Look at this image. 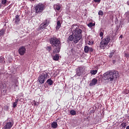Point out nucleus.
<instances>
[{
  "mask_svg": "<svg viewBox=\"0 0 129 129\" xmlns=\"http://www.w3.org/2000/svg\"><path fill=\"white\" fill-rule=\"evenodd\" d=\"M71 29H72V34L69 35V40L70 41H74L75 44L78 43L83 37V28L78 26L75 24L72 25Z\"/></svg>",
  "mask_w": 129,
  "mask_h": 129,
  "instance_id": "f257e3e1",
  "label": "nucleus"
},
{
  "mask_svg": "<svg viewBox=\"0 0 129 129\" xmlns=\"http://www.w3.org/2000/svg\"><path fill=\"white\" fill-rule=\"evenodd\" d=\"M49 42L52 47L56 48L54 49L53 53H58L60 52L61 45L60 39L57 38L56 36H53L49 39Z\"/></svg>",
  "mask_w": 129,
  "mask_h": 129,
  "instance_id": "f03ea898",
  "label": "nucleus"
},
{
  "mask_svg": "<svg viewBox=\"0 0 129 129\" xmlns=\"http://www.w3.org/2000/svg\"><path fill=\"white\" fill-rule=\"evenodd\" d=\"M119 75L118 71H114L111 72H107L104 74L103 78L105 81L109 80L110 81H114V79L118 78Z\"/></svg>",
  "mask_w": 129,
  "mask_h": 129,
  "instance_id": "7ed1b4c3",
  "label": "nucleus"
},
{
  "mask_svg": "<svg viewBox=\"0 0 129 129\" xmlns=\"http://www.w3.org/2000/svg\"><path fill=\"white\" fill-rule=\"evenodd\" d=\"M49 77L48 73L43 72L41 75H39L38 78V81L39 83L43 84L47 79Z\"/></svg>",
  "mask_w": 129,
  "mask_h": 129,
  "instance_id": "20e7f679",
  "label": "nucleus"
},
{
  "mask_svg": "<svg viewBox=\"0 0 129 129\" xmlns=\"http://www.w3.org/2000/svg\"><path fill=\"white\" fill-rule=\"evenodd\" d=\"M110 41V36H107L105 38L103 39V40H102L100 44V48L104 49L105 47H106V46H107Z\"/></svg>",
  "mask_w": 129,
  "mask_h": 129,
  "instance_id": "39448f33",
  "label": "nucleus"
},
{
  "mask_svg": "<svg viewBox=\"0 0 129 129\" xmlns=\"http://www.w3.org/2000/svg\"><path fill=\"white\" fill-rule=\"evenodd\" d=\"M45 4H38L36 5L34 10L35 11L36 14H41V13H42L43 10H45Z\"/></svg>",
  "mask_w": 129,
  "mask_h": 129,
  "instance_id": "423d86ee",
  "label": "nucleus"
},
{
  "mask_svg": "<svg viewBox=\"0 0 129 129\" xmlns=\"http://www.w3.org/2000/svg\"><path fill=\"white\" fill-rule=\"evenodd\" d=\"M18 52L19 54H20L21 56H23V55H24L26 52V48L25 46H21L18 49Z\"/></svg>",
  "mask_w": 129,
  "mask_h": 129,
  "instance_id": "0eeeda50",
  "label": "nucleus"
},
{
  "mask_svg": "<svg viewBox=\"0 0 129 129\" xmlns=\"http://www.w3.org/2000/svg\"><path fill=\"white\" fill-rule=\"evenodd\" d=\"M93 48L89 47L88 46H85L84 47V51L86 53H89V52H93Z\"/></svg>",
  "mask_w": 129,
  "mask_h": 129,
  "instance_id": "6e6552de",
  "label": "nucleus"
},
{
  "mask_svg": "<svg viewBox=\"0 0 129 129\" xmlns=\"http://www.w3.org/2000/svg\"><path fill=\"white\" fill-rule=\"evenodd\" d=\"M13 21H14V23L17 25L19 24V23L20 22V21H21L20 15H16Z\"/></svg>",
  "mask_w": 129,
  "mask_h": 129,
  "instance_id": "1a4fd4ad",
  "label": "nucleus"
},
{
  "mask_svg": "<svg viewBox=\"0 0 129 129\" xmlns=\"http://www.w3.org/2000/svg\"><path fill=\"white\" fill-rule=\"evenodd\" d=\"M83 74V68L79 67L78 68V70L77 71V75L78 76H81Z\"/></svg>",
  "mask_w": 129,
  "mask_h": 129,
  "instance_id": "9d476101",
  "label": "nucleus"
},
{
  "mask_svg": "<svg viewBox=\"0 0 129 129\" xmlns=\"http://www.w3.org/2000/svg\"><path fill=\"white\" fill-rule=\"evenodd\" d=\"M98 82L97 79L94 78L92 81L90 83V86H95Z\"/></svg>",
  "mask_w": 129,
  "mask_h": 129,
  "instance_id": "9b49d317",
  "label": "nucleus"
},
{
  "mask_svg": "<svg viewBox=\"0 0 129 129\" xmlns=\"http://www.w3.org/2000/svg\"><path fill=\"white\" fill-rule=\"evenodd\" d=\"M14 122H8L6 123L7 129H10L14 125Z\"/></svg>",
  "mask_w": 129,
  "mask_h": 129,
  "instance_id": "f8f14e48",
  "label": "nucleus"
},
{
  "mask_svg": "<svg viewBox=\"0 0 129 129\" xmlns=\"http://www.w3.org/2000/svg\"><path fill=\"white\" fill-rule=\"evenodd\" d=\"M48 26V24L47 22H43L40 25V29H43L45 28V27H46V26Z\"/></svg>",
  "mask_w": 129,
  "mask_h": 129,
  "instance_id": "ddd939ff",
  "label": "nucleus"
},
{
  "mask_svg": "<svg viewBox=\"0 0 129 129\" xmlns=\"http://www.w3.org/2000/svg\"><path fill=\"white\" fill-rule=\"evenodd\" d=\"M61 26V25L60 20H57V25L56 26V30H59Z\"/></svg>",
  "mask_w": 129,
  "mask_h": 129,
  "instance_id": "4468645a",
  "label": "nucleus"
},
{
  "mask_svg": "<svg viewBox=\"0 0 129 129\" xmlns=\"http://www.w3.org/2000/svg\"><path fill=\"white\" fill-rule=\"evenodd\" d=\"M54 9L55 10H59L61 9V6L60 4H55L54 5Z\"/></svg>",
  "mask_w": 129,
  "mask_h": 129,
  "instance_id": "2eb2a0df",
  "label": "nucleus"
},
{
  "mask_svg": "<svg viewBox=\"0 0 129 129\" xmlns=\"http://www.w3.org/2000/svg\"><path fill=\"white\" fill-rule=\"evenodd\" d=\"M59 59V54H55L54 56H53V59L55 61H58Z\"/></svg>",
  "mask_w": 129,
  "mask_h": 129,
  "instance_id": "dca6fc26",
  "label": "nucleus"
},
{
  "mask_svg": "<svg viewBox=\"0 0 129 129\" xmlns=\"http://www.w3.org/2000/svg\"><path fill=\"white\" fill-rule=\"evenodd\" d=\"M46 83H47L49 86H52V85H53V81L51 80V79H48Z\"/></svg>",
  "mask_w": 129,
  "mask_h": 129,
  "instance_id": "f3484780",
  "label": "nucleus"
},
{
  "mask_svg": "<svg viewBox=\"0 0 129 129\" xmlns=\"http://www.w3.org/2000/svg\"><path fill=\"white\" fill-rule=\"evenodd\" d=\"M58 124L57 122H53L51 123V127H53V128H56L57 127Z\"/></svg>",
  "mask_w": 129,
  "mask_h": 129,
  "instance_id": "a211bd4d",
  "label": "nucleus"
},
{
  "mask_svg": "<svg viewBox=\"0 0 129 129\" xmlns=\"http://www.w3.org/2000/svg\"><path fill=\"white\" fill-rule=\"evenodd\" d=\"M5 33H6V30H5V29H2V30H0V37L4 36Z\"/></svg>",
  "mask_w": 129,
  "mask_h": 129,
  "instance_id": "6ab92c4d",
  "label": "nucleus"
},
{
  "mask_svg": "<svg viewBox=\"0 0 129 129\" xmlns=\"http://www.w3.org/2000/svg\"><path fill=\"white\" fill-rule=\"evenodd\" d=\"M46 50L49 52H51V51H52V47L51 46H47Z\"/></svg>",
  "mask_w": 129,
  "mask_h": 129,
  "instance_id": "aec40b11",
  "label": "nucleus"
},
{
  "mask_svg": "<svg viewBox=\"0 0 129 129\" xmlns=\"http://www.w3.org/2000/svg\"><path fill=\"white\" fill-rule=\"evenodd\" d=\"M90 73L91 75H95L97 73V70H91Z\"/></svg>",
  "mask_w": 129,
  "mask_h": 129,
  "instance_id": "412c9836",
  "label": "nucleus"
},
{
  "mask_svg": "<svg viewBox=\"0 0 129 129\" xmlns=\"http://www.w3.org/2000/svg\"><path fill=\"white\" fill-rule=\"evenodd\" d=\"M18 101H19L18 99H16V101L13 103V107H17Z\"/></svg>",
  "mask_w": 129,
  "mask_h": 129,
  "instance_id": "4be33fe9",
  "label": "nucleus"
},
{
  "mask_svg": "<svg viewBox=\"0 0 129 129\" xmlns=\"http://www.w3.org/2000/svg\"><path fill=\"white\" fill-rule=\"evenodd\" d=\"M88 26H89V27H93V26H95V24H94L92 22H90L89 23V24L87 25Z\"/></svg>",
  "mask_w": 129,
  "mask_h": 129,
  "instance_id": "5701e85b",
  "label": "nucleus"
},
{
  "mask_svg": "<svg viewBox=\"0 0 129 129\" xmlns=\"http://www.w3.org/2000/svg\"><path fill=\"white\" fill-rule=\"evenodd\" d=\"M104 30H100V33H99V35L100 36H101V38L102 39L103 38V35H104Z\"/></svg>",
  "mask_w": 129,
  "mask_h": 129,
  "instance_id": "b1692460",
  "label": "nucleus"
},
{
  "mask_svg": "<svg viewBox=\"0 0 129 129\" xmlns=\"http://www.w3.org/2000/svg\"><path fill=\"white\" fill-rule=\"evenodd\" d=\"M76 111H75V110H71L70 111V113L71 114L74 115H76Z\"/></svg>",
  "mask_w": 129,
  "mask_h": 129,
  "instance_id": "393cba45",
  "label": "nucleus"
},
{
  "mask_svg": "<svg viewBox=\"0 0 129 129\" xmlns=\"http://www.w3.org/2000/svg\"><path fill=\"white\" fill-rule=\"evenodd\" d=\"M126 125H127L126 122H122V123H121V126H122L123 128H125L126 127Z\"/></svg>",
  "mask_w": 129,
  "mask_h": 129,
  "instance_id": "a878e982",
  "label": "nucleus"
},
{
  "mask_svg": "<svg viewBox=\"0 0 129 129\" xmlns=\"http://www.w3.org/2000/svg\"><path fill=\"white\" fill-rule=\"evenodd\" d=\"M87 43H88L89 45H92V44H94V41H91L90 40H87Z\"/></svg>",
  "mask_w": 129,
  "mask_h": 129,
  "instance_id": "bb28decb",
  "label": "nucleus"
},
{
  "mask_svg": "<svg viewBox=\"0 0 129 129\" xmlns=\"http://www.w3.org/2000/svg\"><path fill=\"white\" fill-rule=\"evenodd\" d=\"M98 15H101L102 16L103 15V12L102 10H100L98 12Z\"/></svg>",
  "mask_w": 129,
  "mask_h": 129,
  "instance_id": "cd10ccee",
  "label": "nucleus"
},
{
  "mask_svg": "<svg viewBox=\"0 0 129 129\" xmlns=\"http://www.w3.org/2000/svg\"><path fill=\"white\" fill-rule=\"evenodd\" d=\"M2 3L3 5H5L7 3V0H2Z\"/></svg>",
  "mask_w": 129,
  "mask_h": 129,
  "instance_id": "c85d7f7f",
  "label": "nucleus"
},
{
  "mask_svg": "<svg viewBox=\"0 0 129 129\" xmlns=\"http://www.w3.org/2000/svg\"><path fill=\"white\" fill-rule=\"evenodd\" d=\"M113 54H114V52H111L110 54H109V57H112L113 56Z\"/></svg>",
  "mask_w": 129,
  "mask_h": 129,
  "instance_id": "c756f323",
  "label": "nucleus"
},
{
  "mask_svg": "<svg viewBox=\"0 0 129 129\" xmlns=\"http://www.w3.org/2000/svg\"><path fill=\"white\" fill-rule=\"evenodd\" d=\"M5 58L4 57H0V62H3Z\"/></svg>",
  "mask_w": 129,
  "mask_h": 129,
  "instance_id": "7c9ffc66",
  "label": "nucleus"
},
{
  "mask_svg": "<svg viewBox=\"0 0 129 129\" xmlns=\"http://www.w3.org/2000/svg\"><path fill=\"white\" fill-rule=\"evenodd\" d=\"M94 2L95 3H100L101 0H94Z\"/></svg>",
  "mask_w": 129,
  "mask_h": 129,
  "instance_id": "2f4dec72",
  "label": "nucleus"
},
{
  "mask_svg": "<svg viewBox=\"0 0 129 129\" xmlns=\"http://www.w3.org/2000/svg\"><path fill=\"white\" fill-rule=\"evenodd\" d=\"M124 55H125V57H129V53H124Z\"/></svg>",
  "mask_w": 129,
  "mask_h": 129,
  "instance_id": "473e14b6",
  "label": "nucleus"
},
{
  "mask_svg": "<svg viewBox=\"0 0 129 129\" xmlns=\"http://www.w3.org/2000/svg\"><path fill=\"white\" fill-rule=\"evenodd\" d=\"M2 129H8L7 123L6 125H5V126L3 127Z\"/></svg>",
  "mask_w": 129,
  "mask_h": 129,
  "instance_id": "72a5a7b5",
  "label": "nucleus"
},
{
  "mask_svg": "<svg viewBox=\"0 0 129 129\" xmlns=\"http://www.w3.org/2000/svg\"><path fill=\"white\" fill-rule=\"evenodd\" d=\"M126 129H129V126H127V127H126Z\"/></svg>",
  "mask_w": 129,
  "mask_h": 129,
  "instance_id": "f704fd0d",
  "label": "nucleus"
},
{
  "mask_svg": "<svg viewBox=\"0 0 129 129\" xmlns=\"http://www.w3.org/2000/svg\"><path fill=\"white\" fill-rule=\"evenodd\" d=\"M1 8H2V5H1V4H0V9H1Z\"/></svg>",
  "mask_w": 129,
  "mask_h": 129,
  "instance_id": "c9c22d12",
  "label": "nucleus"
},
{
  "mask_svg": "<svg viewBox=\"0 0 129 129\" xmlns=\"http://www.w3.org/2000/svg\"><path fill=\"white\" fill-rule=\"evenodd\" d=\"M127 5H129V2H128V3H127Z\"/></svg>",
  "mask_w": 129,
  "mask_h": 129,
  "instance_id": "e433bc0d",
  "label": "nucleus"
},
{
  "mask_svg": "<svg viewBox=\"0 0 129 129\" xmlns=\"http://www.w3.org/2000/svg\"><path fill=\"white\" fill-rule=\"evenodd\" d=\"M31 1H35V0H31Z\"/></svg>",
  "mask_w": 129,
  "mask_h": 129,
  "instance_id": "4c0bfd02",
  "label": "nucleus"
},
{
  "mask_svg": "<svg viewBox=\"0 0 129 129\" xmlns=\"http://www.w3.org/2000/svg\"><path fill=\"white\" fill-rule=\"evenodd\" d=\"M113 62H115L114 60L113 61Z\"/></svg>",
  "mask_w": 129,
  "mask_h": 129,
  "instance_id": "58836bf2",
  "label": "nucleus"
},
{
  "mask_svg": "<svg viewBox=\"0 0 129 129\" xmlns=\"http://www.w3.org/2000/svg\"><path fill=\"white\" fill-rule=\"evenodd\" d=\"M121 36H122V35H120V37H121Z\"/></svg>",
  "mask_w": 129,
  "mask_h": 129,
  "instance_id": "ea45409f",
  "label": "nucleus"
}]
</instances>
